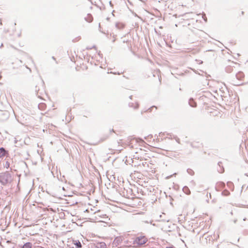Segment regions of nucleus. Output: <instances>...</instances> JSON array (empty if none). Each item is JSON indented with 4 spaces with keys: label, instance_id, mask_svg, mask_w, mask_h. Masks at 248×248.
I'll list each match as a JSON object with an SVG mask.
<instances>
[{
    "label": "nucleus",
    "instance_id": "nucleus-26",
    "mask_svg": "<svg viewBox=\"0 0 248 248\" xmlns=\"http://www.w3.org/2000/svg\"><path fill=\"white\" fill-rule=\"evenodd\" d=\"M141 114H143V111H141Z\"/></svg>",
    "mask_w": 248,
    "mask_h": 248
},
{
    "label": "nucleus",
    "instance_id": "nucleus-7",
    "mask_svg": "<svg viewBox=\"0 0 248 248\" xmlns=\"http://www.w3.org/2000/svg\"><path fill=\"white\" fill-rule=\"evenodd\" d=\"M85 19L88 22H91L93 20V17L91 14H88L87 16L85 17Z\"/></svg>",
    "mask_w": 248,
    "mask_h": 248
},
{
    "label": "nucleus",
    "instance_id": "nucleus-11",
    "mask_svg": "<svg viewBox=\"0 0 248 248\" xmlns=\"http://www.w3.org/2000/svg\"><path fill=\"white\" fill-rule=\"evenodd\" d=\"M22 248H32V244L30 242L26 243Z\"/></svg>",
    "mask_w": 248,
    "mask_h": 248
},
{
    "label": "nucleus",
    "instance_id": "nucleus-21",
    "mask_svg": "<svg viewBox=\"0 0 248 248\" xmlns=\"http://www.w3.org/2000/svg\"><path fill=\"white\" fill-rule=\"evenodd\" d=\"M236 221H237V220H234L233 221V222H234V223H235L236 222Z\"/></svg>",
    "mask_w": 248,
    "mask_h": 248
},
{
    "label": "nucleus",
    "instance_id": "nucleus-28",
    "mask_svg": "<svg viewBox=\"0 0 248 248\" xmlns=\"http://www.w3.org/2000/svg\"><path fill=\"white\" fill-rule=\"evenodd\" d=\"M103 216H106V215H102Z\"/></svg>",
    "mask_w": 248,
    "mask_h": 248
},
{
    "label": "nucleus",
    "instance_id": "nucleus-9",
    "mask_svg": "<svg viewBox=\"0 0 248 248\" xmlns=\"http://www.w3.org/2000/svg\"><path fill=\"white\" fill-rule=\"evenodd\" d=\"M183 190L187 195H189L190 194V191L188 187L186 186H185L183 187Z\"/></svg>",
    "mask_w": 248,
    "mask_h": 248
},
{
    "label": "nucleus",
    "instance_id": "nucleus-24",
    "mask_svg": "<svg viewBox=\"0 0 248 248\" xmlns=\"http://www.w3.org/2000/svg\"><path fill=\"white\" fill-rule=\"evenodd\" d=\"M246 219H246V218H243V220H244V221L246 220Z\"/></svg>",
    "mask_w": 248,
    "mask_h": 248
},
{
    "label": "nucleus",
    "instance_id": "nucleus-8",
    "mask_svg": "<svg viewBox=\"0 0 248 248\" xmlns=\"http://www.w3.org/2000/svg\"><path fill=\"white\" fill-rule=\"evenodd\" d=\"M115 26L118 29H122L124 28V25L121 23H116Z\"/></svg>",
    "mask_w": 248,
    "mask_h": 248
},
{
    "label": "nucleus",
    "instance_id": "nucleus-2",
    "mask_svg": "<svg viewBox=\"0 0 248 248\" xmlns=\"http://www.w3.org/2000/svg\"><path fill=\"white\" fill-rule=\"evenodd\" d=\"M147 241L148 239L145 236L140 235L135 238L133 241V244L135 247H139L145 244Z\"/></svg>",
    "mask_w": 248,
    "mask_h": 248
},
{
    "label": "nucleus",
    "instance_id": "nucleus-18",
    "mask_svg": "<svg viewBox=\"0 0 248 248\" xmlns=\"http://www.w3.org/2000/svg\"><path fill=\"white\" fill-rule=\"evenodd\" d=\"M145 223H149V222H148V221H144Z\"/></svg>",
    "mask_w": 248,
    "mask_h": 248
},
{
    "label": "nucleus",
    "instance_id": "nucleus-16",
    "mask_svg": "<svg viewBox=\"0 0 248 248\" xmlns=\"http://www.w3.org/2000/svg\"><path fill=\"white\" fill-rule=\"evenodd\" d=\"M9 165H10L9 163H8V162H6V164H5V167L6 168H8L9 167Z\"/></svg>",
    "mask_w": 248,
    "mask_h": 248
},
{
    "label": "nucleus",
    "instance_id": "nucleus-12",
    "mask_svg": "<svg viewBox=\"0 0 248 248\" xmlns=\"http://www.w3.org/2000/svg\"><path fill=\"white\" fill-rule=\"evenodd\" d=\"M187 172L190 175H193L194 174V171L191 169H188L187 170Z\"/></svg>",
    "mask_w": 248,
    "mask_h": 248
},
{
    "label": "nucleus",
    "instance_id": "nucleus-6",
    "mask_svg": "<svg viewBox=\"0 0 248 248\" xmlns=\"http://www.w3.org/2000/svg\"><path fill=\"white\" fill-rule=\"evenodd\" d=\"M235 77L237 79L241 80L244 78V75L243 72H239L236 74Z\"/></svg>",
    "mask_w": 248,
    "mask_h": 248
},
{
    "label": "nucleus",
    "instance_id": "nucleus-10",
    "mask_svg": "<svg viewBox=\"0 0 248 248\" xmlns=\"http://www.w3.org/2000/svg\"><path fill=\"white\" fill-rule=\"evenodd\" d=\"M189 104L192 107H195L196 103L195 102L192 98H190L189 100Z\"/></svg>",
    "mask_w": 248,
    "mask_h": 248
},
{
    "label": "nucleus",
    "instance_id": "nucleus-17",
    "mask_svg": "<svg viewBox=\"0 0 248 248\" xmlns=\"http://www.w3.org/2000/svg\"><path fill=\"white\" fill-rule=\"evenodd\" d=\"M109 4L111 7H113V5L111 1L109 2Z\"/></svg>",
    "mask_w": 248,
    "mask_h": 248
},
{
    "label": "nucleus",
    "instance_id": "nucleus-25",
    "mask_svg": "<svg viewBox=\"0 0 248 248\" xmlns=\"http://www.w3.org/2000/svg\"><path fill=\"white\" fill-rule=\"evenodd\" d=\"M52 59L55 60V58L54 57H52Z\"/></svg>",
    "mask_w": 248,
    "mask_h": 248
},
{
    "label": "nucleus",
    "instance_id": "nucleus-4",
    "mask_svg": "<svg viewBox=\"0 0 248 248\" xmlns=\"http://www.w3.org/2000/svg\"><path fill=\"white\" fill-rule=\"evenodd\" d=\"M95 248H106V245L104 242H100L96 244Z\"/></svg>",
    "mask_w": 248,
    "mask_h": 248
},
{
    "label": "nucleus",
    "instance_id": "nucleus-27",
    "mask_svg": "<svg viewBox=\"0 0 248 248\" xmlns=\"http://www.w3.org/2000/svg\"><path fill=\"white\" fill-rule=\"evenodd\" d=\"M242 15L244 14V12H243V11L242 12Z\"/></svg>",
    "mask_w": 248,
    "mask_h": 248
},
{
    "label": "nucleus",
    "instance_id": "nucleus-15",
    "mask_svg": "<svg viewBox=\"0 0 248 248\" xmlns=\"http://www.w3.org/2000/svg\"><path fill=\"white\" fill-rule=\"evenodd\" d=\"M131 107H134V106H133V104H131ZM139 108V104H136V106H134V108Z\"/></svg>",
    "mask_w": 248,
    "mask_h": 248
},
{
    "label": "nucleus",
    "instance_id": "nucleus-29",
    "mask_svg": "<svg viewBox=\"0 0 248 248\" xmlns=\"http://www.w3.org/2000/svg\"><path fill=\"white\" fill-rule=\"evenodd\" d=\"M129 97L130 99H131L132 96H130Z\"/></svg>",
    "mask_w": 248,
    "mask_h": 248
},
{
    "label": "nucleus",
    "instance_id": "nucleus-19",
    "mask_svg": "<svg viewBox=\"0 0 248 248\" xmlns=\"http://www.w3.org/2000/svg\"><path fill=\"white\" fill-rule=\"evenodd\" d=\"M221 164V162H218V164L219 166H220V164Z\"/></svg>",
    "mask_w": 248,
    "mask_h": 248
},
{
    "label": "nucleus",
    "instance_id": "nucleus-3",
    "mask_svg": "<svg viewBox=\"0 0 248 248\" xmlns=\"http://www.w3.org/2000/svg\"><path fill=\"white\" fill-rule=\"evenodd\" d=\"M8 151L3 147L0 148V158H3L4 156L8 155Z\"/></svg>",
    "mask_w": 248,
    "mask_h": 248
},
{
    "label": "nucleus",
    "instance_id": "nucleus-1",
    "mask_svg": "<svg viewBox=\"0 0 248 248\" xmlns=\"http://www.w3.org/2000/svg\"><path fill=\"white\" fill-rule=\"evenodd\" d=\"M13 181L12 173L8 171L0 174V183L3 186L10 184Z\"/></svg>",
    "mask_w": 248,
    "mask_h": 248
},
{
    "label": "nucleus",
    "instance_id": "nucleus-13",
    "mask_svg": "<svg viewBox=\"0 0 248 248\" xmlns=\"http://www.w3.org/2000/svg\"><path fill=\"white\" fill-rule=\"evenodd\" d=\"M155 108L156 109L157 108H156L155 106H152V107H151V108H149L147 110L144 111V112H146V111H151L152 108Z\"/></svg>",
    "mask_w": 248,
    "mask_h": 248
},
{
    "label": "nucleus",
    "instance_id": "nucleus-5",
    "mask_svg": "<svg viewBox=\"0 0 248 248\" xmlns=\"http://www.w3.org/2000/svg\"><path fill=\"white\" fill-rule=\"evenodd\" d=\"M73 244L76 246V248H81L82 245L79 240H74Z\"/></svg>",
    "mask_w": 248,
    "mask_h": 248
},
{
    "label": "nucleus",
    "instance_id": "nucleus-22",
    "mask_svg": "<svg viewBox=\"0 0 248 248\" xmlns=\"http://www.w3.org/2000/svg\"><path fill=\"white\" fill-rule=\"evenodd\" d=\"M114 11H113V12H112V15L113 16H114V14H113V13H114Z\"/></svg>",
    "mask_w": 248,
    "mask_h": 248
},
{
    "label": "nucleus",
    "instance_id": "nucleus-23",
    "mask_svg": "<svg viewBox=\"0 0 248 248\" xmlns=\"http://www.w3.org/2000/svg\"><path fill=\"white\" fill-rule=\"evenodd\" d=\"M246 189H248V185L247 186H246Z\"/></svg>",
    "mask_w": 248,
    "mask_h": 248
},
{
    "label": "nucleus",
    "instance_id": "nucleus-20",
    "mask_svg": "<svg viewBox=\"0 0 248 248\" xmlns=\"http://www.w3.org/2000/svg\"><path fill=\"white\" fill-rule=\"evenodd\" d=\"M0 25H2V22H1V19H0Z\"/></svg>",
    "mask_w": 248,
    "mask_h": 248
},
{
    "label": "nucleus",
    "instance_id": "nucleus-14",
    "mask_svg": "<svg viewBox=\"0 0 248 248\" xmlns=\"http://www.w3.org/2000/svg\"><path fill=\"white\" fill-rule=\"evenodd\" d=\"M202 18H203L204 20L205 21V22H207V17H206L205 16V14H203V15H202Z\"/></svg>",
    "mask_w": 248,
    "mask_h": 248
}]
</instances>
